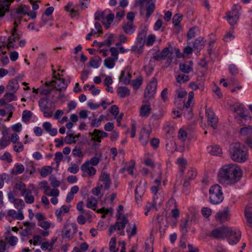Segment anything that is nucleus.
Masks as SVG:
<instances>
[{
    "label": "nucleus",
    "instance_id": "59",
    "mask_svg": "<svg viewBox=\"0 0 252 252\" xmlns=\"http://www.w3.org/2000/svg\"><path fill=\"white\" fill-rule=\"evenodd\" d=\"M102 188V185L97 184V186L92 189V193L95 196H98L100 194V191Z\"/></svg>",
    "mask_w": 252,
    "mask_h": 252
},
{
    "label": "nucleus",
    "instance_id": "17",
    "mask_svg": "<svg viewBox=\"0 0 252 252\" xmlns=\"http://www.w3.org/2000/svg\"><path fill=\"white\" fill-rule=\"evenodd\" d=\"M238 18V11L236 9L232 10L227 13V19L231 25L235 24Z\"/></svg>",
    "mask_w": 252,
    "mask_h": 252
},
{
    "label": "nucleus",
    "instance_id": "57",
    "mask_svg": "<svg viewBox=\"0 0 252 252\" xmlns=\"http://www.w3.org/2000/svg\"><path fill=\"white\" fill-rule=\"evenodd\" d=\"M10 140L6 137L3 136L0 139V147L4 148L10 144Z\"/></svg>",
    "mask_w": 252,
    "mask_h": 252
},
{
    "label": "nucleus",
    "instance_id": "54",
    "mask_svg": "<svg viewBox=\"0 0 252 252\" xmlns=\"http://www.w3.org/2000/svg\"><path fill=\"white\" fill-rule=\"evenodd\" d=\"M116 238L112 237L109 242V250L111 252H117L118 248H116Z\"/></svg>",
    "mask_w": 252,
    "mask_h": 252
},
{
    "label": "nucleus",
    "instance_id": "4",
    "mask_svg": "<svg viewBox=\"0 0 252 252\" xmlns=\"http://www.w3.org/2000/svg\"><path fill=\"white\" fill-rule=\"evenodd\" d=\"M210 201L213 204H218L223 200L221 187L218 184L212 186L209 189Z\"/></svg>",
    "mask_w": 252,
    "mask_h": 252
},
{
    "label": "nucleus",
    "instance_id": "40",
    "mask_svg": "<svg viewBox=\"0 0 252 252\" xmlns=\"http://www.w3.org/2000/svg\"><path fill=\"white\" fill-rule=\"evenodd\" d=\"M135 162L134 160H131L129 162H126L125 165L126 170L127 171L129 174L133 175V168L135 166Z\"/></svg>",
    "mask_w": 252,
    "mask_h": 252
},
{
    "label": "nucleus",
    "instance_id": "56",
    "mask_svg": "<svg viewBox=\"0 0 252 252\" xmlns=\"http://www.w3.org/2000/svg\"><path fill=\"white\" fill-rule=\"evenodd\" d=\"M90 134L92 136L91 138L92 140L94 141H96L98 142H100L102 137H100V134L97 132H95V129L94 130L93 133H90Z\"/></svg>",
    "mask_w": 252,
    "mask_h": 252
},
{
    "label": "nucleus",
    "instance_id": "22",
    "mask_svg": "<svg viewBox=\"0 0 252 252\" xmlns=\"http://www.w3.org/2000/svg\"><path fill=\"white\" fill-rule=\"evenodd\" d=\"M147 32V28L145 26H141L140 31L137 37V40L140 44L145 42V37Z\"/></svg>",
    "mask_w": 252,
    "mask_h": 252
},
{
    "label": "nucleus",
    "instance_id": "27",
    "mask_svg": "<svg viewBox=\"0 0 252 252\" xmlns=\"http://www.w3.org/2000/svg\"><path fill=\"white\" fill-rule=\"evenodd\" d=\"M55 84L57 85V87L55 85V88L60 92L65 90L67 86V84L65 82V80L61 78H58L57 79L56 83H55Z\"/></svg>",
    "mask_w": 252,
    "mask_h": 252
},
{
    "label": "nucleus",
    "instance_id": "6",
    "mask_svg": "<svg viewBox=\"0 0 252 252\" xmlns=\"http://www.w3.org/2000/svg\"><path fill=\"white\" fill-rule=\"evenodd\" d=\"M230 232L229 227L222 226L214 229L211 232L210 236L218 240L224 239L228 233Z\"/></svg>",
    "mask_w": 252,
    "mask_h": 252
},
{
    "label": "nucleus",
    "instance_id": "50",
    "mask_svg": "<svg viewBox=\"0 0 252 252\" xmlns=\"http://www.w3.org/2000/svg\"><path fill=\"white\" fill-rule=\"evenodd\" d=\"M240 133L244 136L252 134V126L242 127L240 130Z\"/></svg>",
    "mask_w": 252,
    "mask_h": 252
},
{
    "label": "nucleus",
    "instance_id": "58",
    "mask_svg": "<svg viewBox=\"0 0 252 252\" xmlns=\"http://www.w3.org/2000/svg\"><path fill=\"white\" fill-rule=\"evenodd\" d=\"M142 79L141 77H138L136 79L131 80L130 84L135 89L138 88L142 84Z\"/></svg>",
    "mask_w": 252,
    "mask_h": 252
},
{
    "label": "nucleus",
    "instance_id": "23",
    "mask_svg": "<svg viewBox=\"0 0 252 252\" xmlns=\"http://www.w3.org/2000/svg\"><path fill=\"white\" fill-rule=\"evenodd\" d=\"M99 181L103 182L104 189H108L111 185V180L109 175L105 172L102 173L99 178Z\"/></svg>",
    "mask_w": 252,
    "mask_h": 252
},
{
    "label": "nucleus",
    "instance_id": "21",
    "mask_svg": "<svg viewBox=\"0 0 252 252\" xmlns=\"http://www.w3.org/2000/svg\"><path fill=\"white\" fill-rule=\"evenodd\" d=\"M245 217L250 226H252V203L249 204L245 210Z\"/></svg>",
    "mask_w": 252,
    "mask_h": 252
},
{
    "label": "nucleus",
    "instance_id": "48",
    "mask_svg": "<svg viewBox=\"0 0 252 252\" xmlns=\"http://www.w3.org/2000/svg\"><path fill=\"white\" fill-rule=\"evenodd\" d=\"M13 203L14 204V207L18 210V211H22L25 207V203L24 201L21 199H16Z\"/></svg>",
    "mask_w": 252,
    "mask_h": 252
},
{
    "label": "nucleus",
    "instance_id": "60",
    "mask_svg": "<svg viewBox=\"0 0 252 252\" xmlns=\"http://www.w3.org/2000/svg\"><path fill=\"white\" fill-rule=\"evenodd\" d=\"M162 202V199L161 198L159 199L158 197V194L154 195L152 207H157V205H159L161 204Z\"/></svg>",
    "mask_w": 252,
    "mask_h": 252
},
{
    "label": "nucleus",
    "instance_id": "26",
    "mask_svg": "<svg viewBox=\"0 0 252 252\" xmlns=\"http://www.w3.org/2000/svg\"><path fill=\"white\" fill-rule=\"evenodd\" d=\"M97 205V200L93 196H88L86 206L88 208L95 210Z\"/></svg>",
    "mask_w": 252,
    "mask_h": 252
},
{
    "label": "nucleus",
    "instance_id": "31",
    "mask_svg": "<svg viewBox=\"0 0 252 252\" xmlns=\"http://www.w3.org/2000/svg\"><path fill=\"white\" fill-rule=\"evenodd\" d=\"M19 88L18 83L16 80H11L9 81L6 88L12 93H15Z\"/></svg>",
    "mask_w": 252,
    "mask_h": 252
},
{
    "label": "nucleus",
    "instance_id": "20",
    "mask_svg": "<svg viewBox=\"0 0 252 252\" xmlns=\"http://www.w3.org/2000/svg\"><path fill=\"white\" fill-rule=\"evenodd\" d=\"M169 53L170 51L169 48L168 47H165L162 50L160 54L155 53L153 58L157 61L165 60Z\"/></svg>",
    "mask_w": 252,
    "mask_h": 252
},
{
    "label": "nucleus",
    "instance_id": "34",
    "mask_svg": "<svg viewBox=\"0 0 252 252\" xmlns=\"http://www.w3.org/2000/svg\"><path fill=\"white\" fill-rule=\"evenodd\" d=\"M128 220L126 216L123 217L122 218V221H117L115 224L116 229L118 230H123L126 226V225L128 223Z\"/></svg>",
    "mask_w": 252,
    "mask_h": 252
},
{
    "label": "nucleus",
    "instance_id": "36",
    "mask_svg": "<svg viewBox=\"0 0 252 252\" xmlns=\"http://www.w3.org/2000/svg\"><path fill=\"white\" fill-rule=\"evenodd\" d=\"M117 94L121 97H125L128 96L130 94V91L126 87H120L117 89Z\"/></svg>",
    "mask_w": 252,
    "mask_h": 252
},
{
    "label": "nucleus",
    "instance_id": "46",
    "mask_svg": "<svg viewBox=\"0 0 252 252\" xmlns=\"http://www.w3.org/2000/svg\"><path fill=\"white\" fill-rule=\"evenodd\" d=\"M182 114L184 115L185 117L188 120H189L192 118L193 113L192 108H189L187 109H181Z\"/></svg>",
    "mask_w": 252,
    "mask_h": 252
},
{
    "label": "nucleus",
    "instance_id": "45",
    "mask_svg": "<svg viewBox=\"0 0 252 252\" xmlns=\"http://www.w3.org/2000/svg\"><path fill=\"white\" fill-rule=\"evenodd\" d=\"M116 61L110 57L107 58L104 61V65L108 68H112L114 66Z\"/></svg>",
    "mask_w": 252,
    "mask_h": 252
},
{
    "label": "nucleus",
    "instance_id": "9",
    "mask_svg": "<svg viewBox=\"0 0 252 252\" xmlns=\"http://www.w3.org/2000/svg\"><path fill=\"white\" fill-rule=\"evenodd\" d=\"M230 232L227 234L226 238L228 243L230 245L236 244L240 240L241 236V231L236 229L229 227Z\"/></svg>",
    "mask_w": 252,
    "mask_h": 252
},
{
    "label": "nucleus",
    "instance_id": "39",
    "mask_svg": "<svg viewBox=\"0 0 252 252\" xmlns=\"http://www.w3.org/2000/svg\"><path fill=\"white\" fill-rule=\"evenodd\" d=\"M52 172V168L50 166H44L40 171V174L41 177H46Z\"/></svg>",
    "mask_w": 252,
    "mask_h": 252
},
{
    "label": "nucleus",
    "instance_id": "55",
    "mask_svg": "<svg viewBox=\"0 0 252 252\" xmlns=\"http://www.w3.org/2000/svg\"><path fill=\"white\" fill-rule=\"evenodd\" d=\"M180 70L185 73H189L192 70V68L189 65L185 63H181L179 65Z\"/></svg>",
    "mask_w": 252,
    "mask_h": 252
},
{
    "label": "nucleus",
    "instance_id": "33",
    "mask_svg": "<svg viewBox=\"0 0 252 252\" xmlns=\"http://www.w3.org/2000/svg\"><path fill=\"white\" fill-rule=\"evenodd\" d=\"M65 10L70 13V16L73 18L77 16L79 14V11L77 10H75L72 7V3H68L65 7Z\"/></svg>",
    "mask_w": 252,
    "mask_h": 252
},
{
    "label": "nucleus",
    "instance_id": "30",
    "mask_svg": "<svg viewBox=\"0 0 252 252\" xmlns=\"http://www.w3.org/2000/svg\"><path fill=\"white\" fill-rule=\"evenodd\" d=\"M194 93L193 92H190L189 94L188 99L187 102L184 104L181 109H189L192 108L193 104V99L194 97Z\"/></svg>",
    "mask_w": 252,
    "mask_h": 252
},
{
    "label": "nucleus",
    "instance_id": "2",
    "mask_svg": "<svg viewBox=\"0 0 252 252\" xmlns=\"http://www.w3.org/2000/svg\"><path fill=\"white\" fill-rule=\"evenodd\" d=\"M230 155L231 159L238 162H243L248 158V149L243 144L239 142L231 145Z\"/></svg>",
    "mask_w": 252,
    "mask_h": 252
},
{
    "label": "nucleus",
    "instance_id": "37",
    "mask_svg": "<svg viewBox=\"0 0 252 252\" xmlns=\"http://www.w3.org/2000/svg\"><path fill=\"white\" fill-rule=\"evenodd\" d=\"M95 156H98V157H93L90 159V160H87L86 161L89 162V164L93 166H96L97 165L101 159V158L102 157V154L101 153H96L95 154Z\"/></svg>",
    "mask_w": 252,
    "mask_h": 252
},
{
    "label": "nucleus",
    "instance_id": "41",
    "mask_svg": "<svg viewBox=\"0 0 252 252\" xmlns=\"http://www.w3.org/2000/svg\"><path fill=\"white\" fill-rule=\"evenodd\" d=\"M150 133V132L149 131H146L140 134L139 136V140L143 145L145 146L147 144Z\"/></svg>",
    "mask_w": 252,
    "mask_h": 252
},
{
    "label": "nucleus",
    "instance_id": "64",
    "mask_svg": "<svg viewBox=\"0 0 252 252\" xmlns=\"http://www.w3.org/2000/svg\"><path fill=\"white\" fill-rule=\"evenodd\" d=\"M156 36L154 34H150L148 35L146 41V45L147 46L152 45L155 41Z\"/></svg>",
    "mask_w": 252,
    "mask_h": 252
},
{
    "label": "nucleus",
    "instance_id": "7",
    "mask_svg": "<svg viewBox=\"0 0 252 252\" xmlns=\"http://www.w3.org/2000/svg\"><path fill=\"white\" fill-rule=\"evenodd\" d=\"M158 81L155 78H153L150 83L147 85L144 93V97L147 100L154 97L156 94V90L157 89Z\"/></svg>",
    "mask_w": 252,
    "mask_h": 252
},
{
    "label": "nucleus",
    "instance_id": "16",
    "mask_svg": "<svg viewBox=\"0 0 252 252\" xmlns=\"http://www.w3.org/2000/svg\"><path fill=\"white\" fill-rule=\"evenodd\" d=\"M14 0H0V18L4 16L6 11L9 10L10 4Z\"/></svg>",
    "mask_w": 252,
    "mask_h": 252
},
{
    "label": "nucleus",
    "instance_id": "12",
    "mask_svg": "<svg viewBox=\"0 0 252 252\" xmlns=\"http://www.w3.org/2000/svg\"><path fill=\"white\" fill-rule=\"evenodd\" d=\"M81 170L83 172L82 176L92 177L96 174V170L93 166L89 164L88 161H85L81 166Z\"/></svg>",
    "mask_w": 252,
    "mask_h": 252
},
{
    "label": "nucleus",
    "instance_id": "29",
    "mask_svg": "<svg viewBox=\"0 0 252 252\" xmlns=\"http://www.w3.org/2000/svg\"><path fill=\"white\" fill-rule=\"evenodd\" d=\"M25 195L24 199L27 204H32L34 202V198L32 194V191L29 189H25L24 190V195Z\"/></svg>",
    "mask_w": 252,
    "mask_h": 252
},
{
    "label": "nucleus",
    "instance_id": "44",
    "mask_svg": "<svg viewBox=\"0 0 252 252\" xmlns=\"http://www.w3.org/2000/svg\"><path fill=\"white\" fill-rule=\"evenodd\" d=\"M155 9V5L154 3H149L148 1V4L146 7V16L147 18H149L151 14L153 13Z\"/></svg>",
    "mask_w": 252,
    "mask_h": 252
},
{
    "label": "nucleus",
    "instance_id": "53",
    "mask_svg": "<svg viewBox=\"0 0 252 252\" xmlns=\"http://www.w3.org/2000/svg\"><path fill=\"white\" fill-rule=\"evenodd\" d=\"M32 116V113L29 110H24L22 114V120L24 122H29Z\"/></svg>",
    "mask_w": 252,
    "mask_h": 252
},
{
    "label": "nucleus",
    "instance_id": "52",
    "mask_svg": "<svg viewBox=\"0 0 252 252\" xmlns=\"http://www.w3.org/2000/svg\"><path fill=\"white\" fill-rule=\"evenodd\" d=\"M183 15L180 13L176 14L173 17L172 22L175 26H178L182 20Z\"/></svg>",
    "mask_w": 252,
    "mask_h": 252
},
{
    "label": "nucleus",
    "instance_id": "5",
    "mask_svg": "<svg viewBox=\"0 0 252 252\" xmlns=\"http://www.w3.org/2000/svg\"><path fill=\"white\" fill-rule=\"evenodd\" d=\"M77 231V225L74 223H66L62 231V237L67 240L71 239Z\"/></svg>",
    "mask_w": 252,
    "mask_h": 252
},
{
    "label": "nucleus",
    "instance_id": "11",
    "mask_svg": "<svg viewBox=\"0 0 252 252\" xmlns=\"http://www.w3.org/2000/svg\"><path fill=\"white\" fill-rule=\"evenodd\" d=\"M131 80V73L130 68L129 66H126L124 70L121 71L119 81L125 85H127L130 84Z\"/></svg>",
    "mask_w": 252,
    "mask_h": 252
},
{
    "label": "nucleus",
    "instance_id": "18",
    "mask_svg": "<svg viewBox=\"0 0 252 252\" xmlns=\"http://www.w3.org/2000/svg\"><path fill=\"white\" fill-rule=\"evenodd\" d=\"M81 136L80 134L74 135V133L72 131H67V135L64 138V142L67 144H71L73 143H76L77 142V138L80 137Z\"/></svg>",
    "mask_w": 252,
    "mask_h": 252
},
{
    "label": "nucleus",
    "instance_id": "49",
    "mask_svg": "<svg viewBox=\"0 0 252 252\" xmlns=\"http://www.w3.org/2000/svg\"><path fill=\"white\" fill-rule=\"evenodd\" d=\"M5 37L0 38V53L5 54L6 53L7 43L5 42Z\"/></svg>",
    "mask_w": 252,
    "mask_h": 252
},
{
    "label": "nucleus",
    "instance_id": "8",
    "mask_svg": "<svg viewBox=\"0 0 252 252\" xmlns=\"http://www.w3.org/2000/svg\"><path fill=\"white\" fill-rule=\"evenodd\" d=\"M48 100L45 98L40 99L38 101L39 107L41 111L43 112V116L45 118H50L53 114V110L51 107L48 106Z\"/></svg>",
    "mask_w": 252,
    "mask_h": 252
},
{
    "label": "nucleus",
    "instance_id": "14",
    "mask_svg": "<svg viewBox=\"0 0 252 252\" xmlns=\"http://www.w3.org/2000/svg\"><path fill=\"white\" fill-rule=\"evenodd\" d=\"M30 7L28 5H21L18 8L15 9V13L14 15V19L18 21H20L22 16L20 15H26L28 14V12L30 11Z\"/></svg>",
    "mask_w": 252,
    "mask_h": 252
},
{
    "label": "nucleus",
    "instance_id": "35",
    "mask_svg": "<svg viewBox=\"0 0 252 252\" xmlns=\"http://www.w3.org/2000/svg\"><path fill=\"white\" fill-rule=\"evenodd\" d=\"M151 108L149 105H143L140 108V114L142 117H147L151 113Z\"/></svg>",
    "mask_w": 252,
    "mask_h": 252
},
{
    "label": "nucleus",
    "instance_id": "43",
    "mask_svg": "<svg viewBox=\"0 0 252 252\" xmlns=\"http://www.w3.org/2000/svg\"><path fill=\"white\" fill-rule=\"evenodd\" d=\"M189 87H190L193 91H196L197 89H199L201 91H202L204 89V85L202 83H200L198 84H197L194 82H191L189 83Z\"/></svg>",
    "mask_w": 252,
    "mask_h": 252
},
{
    "label": "nucleus",
    "instance_id": "63",
    "mask_svg": "<svg viewBox=\"0 0 252 252\" xmlns=\"http://www.w3.org/2000/svg\"><path fill=\"white\" fill-rule=\"evenodd\" d=\"M202 214L204 217L208 218L212 214V210L208 207H203L202 209Z\"/></svg>",
    "mask_w": 252,
    "mask_h": 252
},
{
    "label": "nucleus",
    "instance_id": "25",
    "mask_svg": "<svg viewBox=\"0 0 252 252\" xmlns=\"http://www.w3.org/2000/svg\"><path fill=\"white\" fill-rule=\"evenodd\" d=\"M124 32L128 34L132 33L135 30V26L132 23L127 22L124 23L122 26Z\"/></svg>",
    "mask_w": 252,
    "mask_h": 252
},
{
    "label": "nucleus",
    "instance_id": "3",
    "mask_svg": "<svg viewBox=\"0 0 252 252\" xmlns=\"http://www.w3.org/2000/svg\"><path fill=\"white\" fill-rule=\"evenodd\" d=\"M231 110L236 114L234 118L239 123L243 120L251 119V117L249 116L248 111L243 104L236 103L231 107Z\"/></svg>",
    "mask_w": 252,
    "mask_h": 252
},
{
    "label": "nucleus",
    "instance_id": "62",
    "mask_svg": "<svg viewBox=\"0 0 252 252\" xmlns=\"http://www.w3.org/2000/svg\"><path fill=\"white\" fill-rule=\"evenodd\" d=\"M14 93L12 92L6 93L3 96V98L7 102L14 100L15 98Z\"/></svg>",
    "mask_w": 252,
    "mask_h": 252
},
{
    "label": "nucleus",
    "instance_id": "15",
    "mask_svg": "<svg viewBox=\"0 0 252 252\" xmlns=\"http://www.w3.org/2000/svg\"><path fill=\"white\" fill-rule=\"evenodd\" d=\"M146 182H144L143 184L140 182L137 186L135 190V199L137 202L141 200L142 196L144 194L146 190Z\"/></svg>",
    "mask_w": 252,
    "mask_h": 252
},
{
    "label": "nucleus",
    "instance_id": "51",
    "mask_svg": "<svg viewBox=\"0 0 252 252\" xmlns=\"http://www.w3.org/2000/svg\"><path fill=\"white\" fill-rule=\"evenodd\" d=\"M188 134L186 130L181 128L178 131V138L182 142H185L187 138Z\"/></svg>",
    "mask_w": 252,
    "mask_h": 252
},
{
    "label": "nucleus",
    "instance_id": "24",
    "mask_svg": "<svg viewBox=\"0 0 252 252\" xmlns=\"http://www.w3.org/2000/svg\"><path fill=\"white\" fill-rule=\"evenodd\" d=\"M206 40L202 37L196 38L193 44V48L198 51H200L205 45Z\"/></svg>",
    "mask_w": 252,
    "mask_h": 252
},
{
    "label": "nucleus",
    "instance_id": "47",
    "mask_svg": "<svg viewBox=\"0 0 252 252\" xmlns=\"http://www.w3.org/2000/svg\"><path fill=\"white\" fill-rule=\"evenodd\" d=\"M17 40V36L14 34H11V35L9 37L8 39V43H7V49H9L10 48H14V46L13 44L14 42H15Z\"/></svg>",
    "mask_w": 252,
    "mask_h": 252
},
{
    "label": "nucleus",
    "instance_id": "28",
    "mask_svg": "<svg viewBox=\"0 0 252 252\" xmlns=\"http://www.w3.org/2000/svg\"><path fill=\"white\" fill-rule=\"evenodd\" d=\"M208 152L214 156H220L222 153L221 149L219 145L211 146L207 148Z\"/></svg>",
    "mask_w": 252,
    "mask_h": 252
},
{
    "label": "nucleus",
    "instance_id": "38",
    "mask_svg": "<svg viewBox=\"0 0 252 252\" xmlns=\"http://www.w3.org/2000/svg\"><path fill=\"white\" fill-rule=\"evenodd\" d=\"M25 170V167L23 165L20 163H16L15 165L14 168L11 171V174L18 175L22 174Z\"/></svg>",
    "mask_w": 252,
    "mask_h": 252
},
{
    "label": "nucleus",
    "instance_id": "13",
    "mask_svg": "<svg viewBox=\"0 0 252 252\" xmlns=\"http://www.w3.org/2000/svg\"><path fill=\"white\" fill-rule=\"evenodd\" d=\"M229 217V210L228 207H225L223 211L218 212L215 216L217 221L220 223L228 221Z\"/></svg>",
    "mask_w": 252,
    "mask_h": 252
},
{
    "label": "nucleus",
    "instance_id": "10",
    "mask_svg": "<svg viewBox=\"0 0 252 252\" xmlns=\"http://www.w3.org/2000/svg\"><path fill=\"white\" fill-rule=\"evenodd\" d=\"M206 115L207 117L208 125L211 126L214 129H216L218 126V118L215 115L214 112L211 108L206 110Z\"/></svg>",
    "mask_w": 252,
    "mask_h": 252
},
{
    "label": "nucleus",
    "instance_id": "1",
    "mask_svg": "<svg viewBox=\"0 0 252 252\" xmlns=\"http://www.w3.org/2000/svg\"><path fill=\"white\" fill-rule=\"evenodd\" d=\"M242 176V171L236 164L222 166L218 173L220 182L226 185L235 184L240 180Z\"/></svg>",
    "mask_w": 252,
    "mask_h": 252
},
{
    "label": "nucleus",
    "instance_id": "32",
    "mask_svg": "<svg viewBox=\"0 0 252 252\" xmlns=\"http://www.w3.org/2000/svg\"><path fill=\"white\" fill-rule=\"evenodd\" d=\"M114 19V14L110 13L105 16L104 20L102 22V24L105 26L106 29L109 28L111 24L113 22Z\"/></svg>",
    "mask_w": 252,
    "mask_h": 252
},
{
    "label": "nucleus",
    "instance_id": "42",
    "mask_svg": "<svg viewBox=\"0 0 252 252\" xmlns=\"http://www.w3.org/2000/svg\"><path fill=\"white\" fill-rule=\"evenodd\" d=\"M177 82L182 84L186 83L189 80V76L184 74H180L176 77Z\"/></svg>",
    "mask_w": 252,
    "mask_h": 252
},
{
    "label": "nucleus",
    "instance_id": "19",
    "mask_svg": "<svg viewBox=\"0 0 252 252\" xmlns=\"http://www.w3.org/2000/svg\"><path fill=\"white\" fill-rule=\"evenodd\" d=\"M5 240L8 243L12 246H15L18 242V238L17 237L13 236L9 230V228L6 231L4 234Z\"/></svg>",
    "mask_w": 252,
    "mask_h": 252
},
{
    "label": "nucleus",
    "instance_id": "61",
    "mask_svg": "<svg viewBox=\"0 0 252 252\" xmlns=\"http://www.w3.org/2000/svg\"><path fill=\"white\" fill-rule=\"evenodd\" d=\"M79 170V166L76 164H72L71 166L69 167L67 171L71 173L76 174Z\"/></svg>",
    "mask_w": 252,
    "mask_h": 252
}]
</instances>
